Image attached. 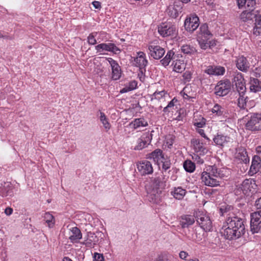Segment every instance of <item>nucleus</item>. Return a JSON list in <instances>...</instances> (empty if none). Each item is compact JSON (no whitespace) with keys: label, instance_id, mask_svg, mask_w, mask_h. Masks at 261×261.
Returning <instances> with one entry per match:
<instances>
[{"label":"nucleus","instance_id":"1","mask_svg":"<svg viewBox=\"0 0 261 261\" xmlns=\"http://www.w3.org/2000/svg\"><path fill=\"white\" fill-rule=\"evenodd\" d=\"M165 186V183L160 177L151 179L149 184L146 186L147 196L150 201L158 203L161 200Z\"/></svg>","mask_w":261,"mask_h":261},{"label":"nucleus","instance_id":"2","mask_svg":"<svg viewBox=\"0 0 261 261\" xmlns=\"http://www.w3.org/2000/svg\"><path fill=\"white\" fill-rule=\"evenodd\" d=\"M223 174L216 166H212L210 172H203L201 174L202 182L206 186L215 187L219 185Z\"/></svg>","mask_w":261,"mask_h":261},{"label":"nucleus","instance_id":"3","mask_svg":"<svg viewBox=\"0 0 261 261\" xmlns=\"http://www.w3.org/2000/svg\"><path fill=\"white\" fill-rule=\"evenodd\" d=\"M232 84L228 79L221 80L218 82L214 88L215 94L219 96H224L230 91Z\"/></svg>","mask_w":261,"mask_h":261},{"label":"nucleus","instance_id":"4","mask_svg":"<svg viewBox=\"0 0 261 261\" xmlns=\"http://www.w3.org/2000/svg\"><path fill=\"white\" fill-rule=\"evenodd\" d=\"M195 219L200 227L205 231H210L212 228V222L208 216L203 212L195 213Z\"/></svg>","mask_w":261,"mask_h":261},{"label":"nucleus","instance_id":"5","mask_svg":"<svg viewBox=\"0 0 261 261\" xmlns=\"http://www.w3.org/2000/svg\"><path fill=\"white\" fill-rule=\"evenodd\" d=\"M222 229V234L225 239L229 240H236L244 235L245 232L240 230L235 229L232 227L227 225V224L223 226Z\"/></svg>","mask_w":261,"mask_h":261},{"label":"nucleus","instance_id":"6","mask_svg":"<svg viewBox=\"0 0 261 261\" xmlns=\"http://www.w3.org/2000/svg\"><path fill=\"white\" fill-rule=\"evenodd\" d=\"M232 86H235V88L239 95H245L246 87L245 80L242 73L236 74L233 79Z\"/></svg>","mask_w":261,"mask_h":261},{"label":"nucleus","instance_id":"7","mask_svg":"<svg viewBox=\"0 0 261 261\" xmlns=\"http://www.w3.org/2000/svg\"><path fill=\"white\" fill-rule=\"evenodd\" d=\"M257 185L256 181L251 178L245 179L241 185V188L244 195L249 196L256 192Z\"/></svg>","mask_w":261,"mask_h":261},{"label":"nucleus","instance_id":"8","mask_svg":"<svg viewBox=\"0 0 261 261\" xmlns=\"http://www.w3.org/2000/svg\"><path fill=\"white\" fill-rule=\"evenodd\" d=\"M246 127L247 129L252 131L261 130V114H252L246 124Z\"/></svg>","mask_w":261,"mask_h":261},{"label":"nucleus","instance_id":"9","mask_svg":"<svg viewBox=\"0 0 261 261\" xmlns=\"http://www.w3.org/2000/svg\"><path fill=\"white\" fill-rule=\"evenodd\" d=\"M250 231L252 234L261 232V212L251 214Z\"/></svg>","mask_w":261,"mask_h":261},{"label":"nucleus","instance_id":"10","mask_svg":"<svg viewBox=\"0 0 261 261\" xmlns=\"http://www.w3.org/2000/svg\"><path fill=\"white\" fill-rule=\"evenodd\" d=\"M227 225L230 226L235 229L245 232L244 220L237 216L229 217L226 221Z\"/></svg>","mask_w":261,"mask_h":261},{"label":"nucleus","instance_id":"11","mask_svg":"<svg viewBox=\"0 0 261 261\" xmlns=\"http://www.w3.org/2000/svg\"><path fill=\"white\" fill-rule=\"evenodd\" d=\"M199 25V18L196 15H193L187 18L185 21V29L190 32H193L195 31Z\"/></svg>","mask_w":261,"mask_h":261},{"label":"nucleus","instance_id":"12","mask_svg":"<svg viewBox=\"0 0 261 261\" xmlns=\"http://www.w3.org/2000/svg\"><path fill=\"white\" fill-rule=\"evenodd\" d=\"M175 31V27L170 23H163L158 27V32L164 37L173 35Z\"/></svg>","mask_w":261,"mask_h":261},{"label":"nucleus","instance_id":"13","mask_svg":"<svg viewBox=\"0 0 261 261\" xmlns=\"http://www.w3.org/2000/svg\"><path fill=\"white\" fill-rule=\"evenodd\" d=\"M95 48L98 52L105 50L115 54H119L120 52V49L112 43H101L96 45Z\"/></svg>","mask_w":261,"mask_h":261},{"label":"nucleus","instance_id":"14","mask_svg":"<svg viewBox=\"0 0 261 261\" xmlns=\"http://www.w3.org/2000/svg\"><path fill=\"white\" fill-rule=\"evenodd\" d=\"M182 6L183 4L180 2H175L173 5L168 7L167 12L170 17L176 18L178 15L179 12H181Z\"/></svg>","mask_w":261,"mask_h":261},{"label":"nucleus","instance_id":"15","mask_svg":"<svg viewBox=\"0 0 261 261\" xmlns=\"http://www.w3.org/2000/svg\"><path fill=\"white\" fill-rule=\"evenodd\" d=\"M137 168L142 175L149 174L153 172V168L150 162L145 160L137 165Z\"/></svg>","mask_w":261,"mask_h":261},{"label":"nucleus","instance_id":"16","mask_svg":"<svg viewBox=\"0 0 261 261\" xmlns=\"http://www.w3.org/2000/svg\"><path fill=\"white\" fill-rule=\"evenodd\" d=\"M154 131L152 130L150 133L149 132L144 134L138 140V144L135 147V149L141 150L144 148L147 145H148L152 140V134Z\"/></svg>","mask_w":261,"mask_h":261},{"label":"nucleus","instance_id":"17","mask_svg":"<svg viewBox=\"0 0 261 261\" xmlns=\"http://www.w3.org/2000/svg\"><path fill=\"white\" fill-rule=\"evenodd\" d=\"M236 158L239 160L241 163H243L245 164L249 162V158L246 150L242 147H239L236 149Z\"/></svg>","mask_w":261,"mask_h":261},{"label":"nucleus","instance_id":"18","mask_svg":"<svg viewBox=\"0 0 261 261\" xmlns=\"http://www.w3.org/2000/svg\"><path fill=\"white\" fill-rule=\"evenodd\" d=\"M191 142L193 144L195 151L199 152L200 154L203 155L207 152V149L204 147L203 142L200 139H193Z\"/></svg>","mask_w":261,"mask_h":261},{"label":"nucleus","instance_id":"19","mask_svg":"<svg viewBox=\"0 0 261 261\" xmlns=\"http://www.w3.org/2000/svg\"><path fill=\"white\" fill-rule=\"evenodd\" d=\"M148 49L150 50L151 56L155 59H160L165 52L164 49L160 46L150 45Z\"/></svg>","mask_w":261,"mask_h":261},{"label":"nucleus","instance_id":"20","mask_svg":"<svg viewBox=\"0 0 261 261\" xmlns=\"http://www.w3.org/2000/svg\"><path fill=\"white\" fill-rule=\"evenodd\" d=\"M195 215L194 216L186 215L181 216L180 224L182 228L188 227L195 222Z\"/></svg>","mask_w":261,"mask_h":261},{"label":"nucleus","instance_id":"21","mask_svg":"<svg viewBox=\"0 0 261 261\" xmlns=\"http://www.w3.org/2000/svg\"><path fill=\"white\" fill-rule=\"evenodd\" d=\"M225 71L223 66H208V68L205 70L208 74L213 75H223Z\"/></svg>","mask_w":261,"mask_h":261},{"label":"nucleus","instance_id":"22","mask_svg":"<svg viewBox=\"0 0 261 261\" xmlns=\"http://www.w3.org/2000/svg\"><path fill=\"white\" fill-rule=\"evenodd\" d=\"M261 167V159L259 156L254 155L252 159L250 172L252 174L259 171Z\"/></svg>","mask_w":261,"mask_h":261},{"label":"nucleus","instance_id":"23","mask_svg":"<svg viewBox=\"0 0 261 261\" xmlns=\"http://www.w3.org/2000/svg\"><path fill=\"white\" fill-rule=\"evenodd\" d=\"M255 17V12L253 10H245L242 12L240 15V19L243 22H249L252 20Z\"/></svg>","mask_w":261,"mask_h":261},{"label":"nucleus","instance_id":"24","mask_svg":"<svg viewBox=\"0 0 261 261\" xmlns=\"http://www.w3.org/2000/svg\"><path fill=\"white\" fill-rule=\"evenodd\" d=\"M200 36H201V38H206V39H210L212 37V34L208 30L207 24L204 23L200 26L197 38H198V37H200Z\"/></svg>","mask_w":261,"mask_h":261},{"label":"nucleus","instance_id":"25","mask_svg":"<svg viewBox=\"0 0 261 261\" xmlns=\"http://www.w3.org/2000/svg\"><path fill=\"white\" fill-rule=\"evenodd\" d=\"M249 85L251 92L256 93L261 91V82L258 79L251 77Z\"/></svg>","mask_w":261,"mask_h":261},{"label":"nucleus","instance_id":"26","mask_svg":"<svg viewBox=\"0 0 261 261\" xmlns=\"http://www.w3.org/2000/svg\"><path fill=\"white\" fill-rule=\"evenodd\" d=\"M72 234L69 237V239L72 243L76 242L82 238L81 230L77 227H72L71 229Z\"/></svg>","mask_w":261,"mask_h":261},{"label":"nucleus","instance_id":"27","mask_svg":"<svg viewBox=\"0 0 261 261\" xmlns=\"http://www.w3.org/2000/svg\"><path fill=\"white\" fill-rule=\"evenodd\" d=\"M164 154L163 151L160 149H156L150 153L147 154V159H152L154 162H156L157 164L161 158L162 157L163 154Z\"/></svg>","mask_w":261,"mask_h":261},{"label":"nucleus","instance_id":"28","mask_svg":"<svg viewBox=\"0 0 261 261\" xmlns=\"http://www.w3.org/2000/svg\"><path fill=\"white\" fill-rule=\"evenodd\" d=\"M134 129H137L141 126L144 127L148 125L147 121L144 118H139L135 119L129 124Z\"/></svg>","mask_w":261,"mask_h":261},{"label":"nucleus","instance_id":"29","mask_svg":"<svg viewBox=\"0 0 261 261\" xmlns=\"http://www.w3.org/2000/svg\"><path fill=\"white\" fill-rule=\"evenodd\" d=\"M158 164L159 165H161L162 169L166 171L170 168L171 163L170 158L167 155L164 153Z\"/></svg>","mask_w":261,"mask_h":261},{"label":"nucleus","instance_id":"30","mask_svg":"<svg viewBox=\"0 0 261 261\" xmlns=\"http://www.w3.org/2000/svg\"><path fill=\"white\" fill-rule=\"evenodd\" d=\"M213 141L217 145L224 146L230 141V138L218 134L213 138Z\"/></svg>","mask_w":261,"mask_h":261},{"label":"nucleus","instance_id":"31","mask_svg":"<svg viewBox=\"0 0 261 261\" xmlns=\"http://www.w3.org/2000/svg\"><path fill=\"white\" fill-rule=\"evenodd\" d=\"M186 191L181 187L175 188L173 191L171 192V195L178 200H181L185 195Z\"/></svg>","mask_w":261,"mask_h":261},{"label":"nucleus","instance_id":"32","mask_svg":"<svg viewBox=\"0 0 261 261\" xmlns=\"http://www.w3.org/2000/svg\"><path fill=\"white\" fill-rule=\"evenodd\" d=\"M134 61L138 65H146L148 63L145 54L142 51L138 53V56L135 58Z\"/></svg>","mask_w":261,"mask_h":261},{"label":"nucleus","instance_id":"33","mask_svg":"<svg viewBox=\"0 0 261 261\" xmlns=\"http://www.w3.org/2000/svg\"><path fill=\"white\" fill-rule=\"evenodd\" d=\"M103 233L101 231H96L95 233H90L89 239L90 241L93 242L94 244L97 243L99 240L103 238Z\"/></svg>","mask_w":261,"mask_h":261},{"label":"nucleus","instance_id":"34","mask_svg":"<svg viewBox=\"0 0 261 261\" xmlns=\"http://www.w3.org/2000/svg\"><path fill=\"white\" fill-rule=\"evenodd\" d=\"M112 67V79L113 80H119L121 76L122 71L120 66Z\"/></svg>","mask_w":261,"mask_h":261},{"label":"nucleus","instance_id":"35","mask_svg":"<svg viewBox=\"0 0 261 261\" xmlns=\"http://www.w3.org/2000/svg\"><path fill=\"white\" fill-rule=\"evenodd\" d=\"M137 87V82L133 80L129 82L128 85H126L125 87L122 88L120 90L121 93H124L127 92L128 91H130L132 90H133L135 89Z\"/></svg>","mask_w":261,"mask_h":261},{"label":"nucleus","instance_id":"36","mask_svg":"<svg viewBox=\"0 0 261 261\" xmlns=\"http://www.w3.org/2000/svg\"><path fill=\"white\" fill-rule=\"evenodd\" d=\"M44 220L47 224L49 228L54 226L55 223V220L54 216L49 213H45L44 216Z\"/></svg>","mask_w":261,"mask_h":261},{"label":"nucleus","instance_id":"37","mask_svg":"<svg viewBox=\"0 0 261 261\" xmlns=\"http://www.w3.org/2000/svg\"><path fill=\"white\" fill-rule=\"evenodd\" d=\"M247 99L248 97L245 96V95H239V97L238 99V106L241 109H245Z\"/></svg>","mask_w":261,"mask_h":261},{"label":"nucleus","instance_id":"38","mask_svg":"<svg viewBox=\"0 0 261 261\" xmlns=\"http://www.w3.org/2000/svg\"><path fill=\"white\" fill-rule=\"evenodd\" d=\"M181 51L185 54L192 55L196 52L195 48L189 45H184L181 48Z\"/></svg>","mask_w":261,"mask_h":261},{"label":"nucleus","instance_id":"39","mask_svg":"<svg viewBox=\"0 0 261 261\" xmlns=\"http://www.w3.org/2000/svg\"><path fill=\"white\" fill-rule=\"evenodd\" d=\"M212 112L218 116H222L224 112V109L219 105L215 104L212 109Z\"/></svg>","mask_w":261,"mask_h":261},{"label":"nucleus","instance_id":"40","mask_svg":"<svg viewBox=\"0 0 261 261\" xmlns=\"http://www.w3.org/2000/svg\"><path fill=\"white\" fill-rule=\"evenodd\" d=\"M184 168L186 171L192 172L195 170V166L191 161H186L184 163Z\"/></svg>","mask_w":261,"mask_h":261},{"label":"nucleus","instance_id":"41","mask_svg":"<svg viewBox=\"0 0 261 261\" xmlns=\"http://www.w3.org/2000/svg\"><path fill=\"white\" fill-rule=\"evenodd\" d=\"M100 121L102 123L105 128L108 130L110 128V124L109 122L108 121L107 118H106V116L105 114L103 112H100Z\"/></svg>","mask_w":261,"mask_h":261},{"label":"nucleus","instance_id":"42","mask_svg":"<svg viewBox=\"0 0 261 261\" xmlns=\"http://www.w3.org/2000/svg\"><path fill=\"white\" fill-rule=\"evenodd\" d=\"M174 55V53L172 50L169 51L165 57L161 60L163 65H168L170 61V60L173 58Z\"/></svg>","mask_w":261,"mask_h":261},{"label":"nucleus","instance_id":"43","mask_svg":"<svg viewBox=\"0 0 261 261\" xmlns=\"http://www.w3.org/2000/svg\"><path fill=\"white\" fill-rule=\"evenodd\" d=\"M208 39H206V38H202L201 36L198 37L197 38V40L199 42V44L200 46V47L203 49H206L208 46H210L209 43L208 42Z\"/></svg>","mask_w":261,"mask_h":261},{"label":"nucleus","instance_id":"44","mask_svg":"<svg viewBox=\"0 0 261 261\" xmlns=\"http://www.w3.org/2000/svg\"><path fill=\"white\" fill-rule=\"evenodd\" d=\"M254 18L255 19L254 30H256L255 32H257L258 29H261V15L255 13V17Z\"/></svg>","mask_w":261,"mask_h":261},{"label":"nucleus","instance_id":"45","mask_svg":"<svg viewBox=\"0 0 261 261\" xmlns=\"http://www.w3.org/2000/svg\"><path fill=\"white\" fill-rule=\"evenodd\" d=\"M177 100L174 98L171 101H170L168 105L164 108L163 111L164 113L169 112L172 108H173L174 106V102H177Z\"/></svg>","mask_w":261,"mask_h":261},{"label":"nucleus","instance_id":"46","mask_svg":"<svg viewBox=\"0 0 261 261\" xmlns=\"http://www.w3.org/2000/svg\"><path fill=\"white\" fill-rule=\"evenodd\" d=\"M236 65H246L247 59L244 56H239L236 60Z\"/></svg>","mask_w":261,"mask_h":261},{"label":"nucleus","instance_id":"47","mask_svg":"<svg viewBox=\"0 0 261 261\" xmlns=\"http://www.w3.org/2000/svg\"><path fill=\"white\" fill-rule=\"evenodd\" d=\"M165 91L164 90L157 92L155 91L152 95H151V99L153 98L160 99L161 97L165 95Z\"/></svg>","mask_w":261,"mask_h":261},{"label":"nucleus","instance_id":"48","mask_svg":"<svg viewBox=\"0 0 261 261\" xmlns=\"http://www.w3.org/2000/svg\"><path fill=\"white\" fill-rule=\"evenodd\" d=\"M101 60L102 61V63L103 64L107 65L108 63H109L110 65H118V64L112 58H102Z\"/></svg>","mask_w":261,"mask_h":261},{"label":"nucleus","instance_id":"49","mask_svg":"<svg viewBox=\"0 0 261 261\" xmlns=\"http://www.w3.org/2000/svg\"><path fill=\"white\" fill-rule=\"evenodd\" d=\"M97 34V33H91L88 37V42L90 44L94 45L96 43V40L95 38V35H94Z\"/></svg>","mask_w":261,"mask_h":261},{"label":"nucleus","instance_id":"50","mask_svg":"<svg viewBox=\"0 0 261 261\" xmlns=\"http://www.w3.org/2000/svg\"><path fill=\"white\" fill-rule=\"evenodd\" d=\"M139 72L138 74V76L139 77L141 81H142V79H144L145 72L146 71L145 69V66H139Z\"/></svg>","mask_w":261,"mask_h":261},{"label":"nucleus","instance_id":"51","mask_svg":"<svg viewBox=\"0 0 261 261\" xmlns=\"http://www.w3.org/2000/svg\"><path fill=\"white\" fill-rule=\"evenodd\" d=\"M0 193L2 196H7L8 195H11L12 191L9 189L6 191V189H5L4 188H0Z\"/></svg>","mask_w":261,"mask_h":261},{"label":"nucleus","instance_id":"52","mask_svg":"<svg viewBox=\"0 0 261 261\" xmlns=\"http://www.w3.org/2000/svg\"><path fill=\"white\" fill-rule=\"evenodd\" d=\"M232 209V207L231 206L222 205L221 207L220 211L221 212V213L222 214V215H223L224 213H226V212L230 211Z\"/></svg>","mask_w":261,"mask_h":261},{"label":"nucleus","instance_id":"53","mask_svg":"<svg viewBox=\"0 0 261 261\" xmlns=\"http://www.w3.org/2000/svg\"><path fill=\"white\" fill-rule=\"evenodd\" d=\"M93 258L95 261H103L104 259L102 254L98 253H95Z\"/></svg>","mask_w":261,"mask_h":261},{"label":"nucleus","instance_id":"54","mask_svg":"<svg viewBox=\"0 0 261 261\" xmlns=\"http://www.w3.org/2000/svg\"><path fill=\"white\" fill-rule=\"evenodd\" d=\"M183 77L184 79L186 80L187 81H189L191 79V73L190 71H186L183 74Z\"/></svg>","mask_w":261,"mask_h":261},{"label":"nucleus","instance_id":"55","mask_svg":"<svg viewBox=\"0 0 261 261\" xmlns=\"http://www.w3.org/2000/svg\"><path fill=\"white\" fill-rule=\"evenodd\" d=\"M237 3L239 8H241L243 6H245V7L246 8L247 0H238Z\"/></svg>","mask_w":261,"mask_h":261},{"label":"nucleus","instance_id":"56","mask_svg":"<svg viewBox=\"0 0 261 261\" xmlns=\"http://www.w3.org/2000/svg\"><path fill=\"white\" fill-rule=\"evenodd\" d=\"M172 70L173 71L180 73L182 71L185 70V67L182 68L181 66H173Z\"/></svg>","mask_w":261,"mask_h":261},{"label":"nucleus","instance_id":"57","mask_svg":"<svg viewBox=\"0 0 261 261\" xmlns=\"http://www.w3.org/2000/svg\"><path fill=\"white\" fill-rule=\"evenodd\" d=\"M255 3V0H247L246 7L249 8L251 7V8H253Z\"/></svg>","mask_w":261,"mask_h":261},{"label":"nucleus","instance_id":"58","mask_svg":"<svg viewBox=\"0 0 261 261\" xmlns=\"http://www.w3.org/2000/svg\"><path fill=\"white\" fill-rule=\"evenodd\" d=\"M195 161L199 164H202L204 163V160L201 159L199 156L196 155L195 158Z\"/></svg>","mask_w":261,"mask_h":261},{"label":"nucleus","instance_id":"59","mask_svg":"<svg viewBox=\"0 0 261 261\" xmlns=\"http://www.w3.org/2000/svg\"><path fill=\"white\" fill-rule=\"evenodd\" d=\"M179 255L180 258L185 259L187 256L188 255V254L185 251H181L180 252Z\"/></svg>","mask_w":261,"mask_h":261},{"label":"nucleus","instance_id":"60","mask_svg":"<svg viewBox=\"0 0 261 261\" xmlns=\"http://www.w3.org/2000/svg\"><path fill=\"white\" fill-rule=\"evenodd\" d=\"M92 5L95 9H99L101 7V5H100V2H97V1H94L92 3Z\"/></svg>","mask_w":261,"mask_h":261},{"label":"nucleus","instance_id":"61","mask_svg":"<svg viewBox=\"0 0 261 261\" xmlns=\"http://www.w3.org/2000/svg\"><path fill=\"white\" fill-rule=\"evenodd\" d=\"M13 212V209L11 207H7L5 210V213L7 216L10 215Z\"/></svg>","mask_w":261,"mask_h":261},{"label":"nucleus","instance_id":"62","mask_svg":"<svg viewBox=\"0 0 261 261\" xmlns=\"http://www.w3.org/2000/svg\"><path fill=\"white\" fill-rule=\"evenodd\" d=\"M255 206L257 208H261V197L256 200Z\"/></svg>","mask_w":261,"mask_h":261},{"label":"nucleus","instance_id":"63","mask_svg":"<svg viewBox=\"0 0 261 261\" xmlns=\"http://www.w3.org/2000/svg\"><path fill=\"white\" fill-rule=\"evenodd\" d=\"M242 192V190L241 188V185L238 187L235 190H234V193L236 195H240L241 193Z\"/></svg>","mask_w":261,"mask_h":261},{"label":"nucleus","instance_id":"64","mask_svg":"<svg viewBox=\"0 0 261 261\" xmlns=\"http://www.w3.org/2000/svg\"><path fill=\"white\" fill-rule=\"evenodd\" d=\"M256 151L257 153V156H259V158L261 159V146H258L256 148Z\"/></svg>","mask_w":261,"mask_h":261}]
</instances>
